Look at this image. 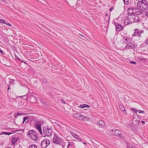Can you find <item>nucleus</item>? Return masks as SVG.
<instances>
[{
	"label": "nucleus",
	"instance_id": "1",
	"mask_svg": "<svg viewBox=\"0 0 148 148\" xmlns=\"http://www.w3.org/2000/svg\"><path fill=\"white\" fill-rule=\"evenodd\" d=\"M123 43L126 44L125 48L126 49H132L135 48L134 43L132 42L129 37H125L123 38Z\"/></svg>",
	"mask_w": 148,
	"mask_h": 148
},
{
	"label": "nucleus",
	"instance_id": "2",
	"mask_svg": "<svg viewBox=\"0 0 148 148\" xmlns=\"http://www.w3.org/2000/svg\"><path fill=\"white\" fill-rule=\"evenodd\" d=\"M137 4V8L142 9V10L146 11L148 10V2L146 0H142Z\"/></svg>",
	"mask_w": 148,
	"mask_h": 148
},
{
	"label": "nucleus",
	"instance_id": "3",
	"mask_svg": "<svg viewBox=\"0 0 148 148\" xmlns=\"http://www.w3.org/2000/svg\"><path fill=\"white\" fill-rule=\"evenodd\" d=\"M43 134L45 135V137L47 136L50 137L52 136L53 131V129L48 126L43 128Z\"/></svg>",
	"mask_w": 148,
	"mask_h": 148
},
{
	"label": "nucleus",
	"instance_id": "4",
	"mask_svg": "<svg viewBox=\"0 0 148 148\" xmlns=\"http://www.w3.org/2000/svg\"><path fill=\"white\" fill-rule=\"evenodd\" d=\"M53 142L55 144L61 145L63 148L65 147V142L62 140L61 139L59 138L56 134H55L54 135V137L53 139Z\"/></svg>",
	"mask_w": 148,
	"mask_h": 148
},
{
	"label": "nucleus",
	"instance_id": "5",
	"mask_svg": "<svg viewBox=\"0 0 148 148\" xmlns=\"http://www.w3.org/2000/svg\"><path fill=\"white\" fill-rule=\"evenodd\" d=\"M44 123V122L43 120L40 119L38 120L35 123V128L38 131L41 135L42 134L41 130V125H43Z\"/></svg>",
	"mask_w": 148,
	"mask_h": 148
},
{
	"label": "nucleus",
	"instance_id": "6",
	"mask_svg": "<svg viewBox=\"0 0 148 148\" xmlns=\"http://www.w3.org/2000/svg\"><path fill=\"white\" fill-rule=\"evenodd\" d=\"M27 135L32 139L35 141L38 139V133L34 130H30L27 133Z\"/></svg>",
	"mask_w": 148,
	"mask_h": 148
},
{
	"label": "nucleus",
	"instance_id": "7",
	"mask_svg": "<svg viewBox=\"0 0 148 148\" xmlns=\"http://www.w3.org/2000/svg\"><path fill=\"white\" fill-rule=\"evenodd\" d=\"M110 133L112 134L114 136H118L119 137L122 138H124V136H122L121 135L122 132L121 131L117 130H112L110 131Z\"/></svg>",
	"mask_w": 148,
	"mask_h": 148
},
{
	"label": "nucleus",
	"instance_id": "8",
	"mask_svg": "<svg viewBox=\"0 0 148 148\" xmlns=\"http://www.w3.org/2000/svg\"><path fill=\"white\" fill-rule=\"evenodd\" d=\"M144 31L138 28L134 29V34L132 35L133 36H138L139 38L141 37V34L143 33Z\"/></svg>",
	"mask_w": 148,
	"mask_h": 148
},
{
	"label": "nucleus",
	"instance_id": "9",
	"mask_svg": "<svg viewBox=\"0 0 148 148\" xmlns=\"http://www.w3.org/2000/svg\"><path fill=\"white\" fill-rule=\"evenodd\" d=\"M50 142L47 138L45 139L41 142V146L42 148H46L49 144Z\"/></svg>",
	"mask_w": 148,
	"mask_h": 148
},
{
	"label": "nucleus",
	"instance_id": "10",
	"mask_svg": "<svg viewBox=\"0 0 148 148\" xmlns=\"http://www.w3.org/2000/svg\"><path fill=\"white\" fill-rule=\"evenodd\" d=\"M136 9V7H134L133 6H132L131 7L128 8L127 11L128 13L127 14L131 16L132 15L134 14L133 11L135 10Z\"/></svg>",
	"mask_w": 148,
	"mask_h": 148
},
{
	"label": "nucleus",
	"instance_id": "11",
	"mask_svg": "<svg viewBox=\"0 0 148 148\" xmlns=\"http://www.w3.org/2000/svg\"><path fill=\"white\" fill-rule=\"evenodd\" d=\"M131 19L133 23H140L142 21L141 19L137 15H133L131 16Z\"/></svg>",
	"mask_w": 148,
	"mask_h": 148
},
{
	"label": "nucleus",
	"instance_id": "12",
	"mask_svg": "<svg viewBox=\"0 0 148 148\" xmlns=\"http://www.w3.org/2000/svg\"><path fill=\"white\" fill-rule=\"evenodd\" d=\"M19 138L18 136L15 137L14 135L13 136L11 139V142L13 146H15L17 144V142L19 139Z\"/></svg>",
	"mask_w": 148,
	"mask_h": 148
},
{
	"label": "nucleus",
	"instance_id": "13",
	"mask_svg": "<svg viewBox=\"0 0 148 148\" xmlns=\"http://www.w3.org/2000/svg\"><path fill=\"white\" fill-rule=\"evenodd\" d=\"M114 24L115 26L116 31L119 32L122 30L123 29V27L121 25L114 22Z\"/></svg>",
	"mask_w": 148,
	"mask_h": 148
},
{
	"label": "nucleus",
	"instance_id": "14",
	"mask_svg": "<svg viewBox=\"0 0 148 148\" xmlns=\"http://www.w3.org/2000/svg\"><path fill=\"white\" fill-rule=\"evenodd\" d=\"M129 16L125 20L124 22V25H127L130 23H133L132 20L131 19V16Z\"/></svg>",
	"mask_w": 148,
	"mask_h": 148
},
{
	"label": "nucleus",
	"instance_id": "15",
	"mask_svg": "<svg viewBox=\"0 0 148 148\" xmlns=\"http://www.w3.org/2000/svg\"><path fill=\"white\" fill-rule=\"evenodd\" d=\"M79 120L85 121H90V119L88 117L84 116L82 114L81 115L80 118L79 119Z\"/></svg>",
	"mask_w": 148,
	"mask_h": 148
},
{
	"label": "nucleus",
	"instance_id": "16",
	"mask_svg": "<svg viewBox=\"0 0 148 148\" xmlns=\"http://www.w3.org/2000/svg\"><path fill=\"white\" fill-rule=\"evenodd\" d=\"M97 125L100 127H102L105 125V123L103 120H100L97 123Z\"/></svg>",
	"mask_w": 148,
	"mask_h": 148
},
{
	"label": "nucleus",
	"instance_id": "17",
	"mask_svg": "<svg viewBox=\"0 0 148 148\" xmlns=\"http://www.w3.org/2000/svg\"><path fill=\"white\" fill-rule=\"evenodd\" d=\"M139 8L136 7V9L135 10V12L137 15H140L143 13V10H142V9H139Z\"/></svg>",
	"mask_w": 148,
	"mask_h": 148
},
{
	"label": "nucleus",
	"instance_id": "18",
	"mask_svg": "<svg viewBox=\"0 0 148 148\" xmlns=\"http://www.w3.org/2000/svg\"><path fill=\"white\" fill-rule=\"evenodd\" d=\"M138 0H132L131 2V3L132 4V6H134V7H137V4L139 2L138 1H140Z\"/></svg>",
	"mask_w": 148,
	"mask_h": 148
},
{
	"label": "nucleus",
	"instance_id": "19",
	"mask_svg": "<svg viewBox=\"0 0 148 148\" xmlns=\"http://www.w3.org/2000/svg\"><path fill=\"white\" fill-rule=\"evenodd\" d=\"M119 107L120 109L122 111L124 114H126V112L125 110V108L123 105L122 104L120 105L119 106Z\"/></svg>",
	"mask_w": 148,
	"mask_h": 148
},
{
	"label": "nucleus",
	"instance_id": "20",
	"mask_svg": "<svg viewBox=\"0 0 148 148\" xmlns=\"http://www.w3.org/2000/svg\"><path fill=\"white\" fill-rule=\"evenodd\" d=\"M16 98H13L11 97H9L8 98L9 101L13 103V104H15L16 103L17 101L16 100Z\"/></svg>",
	"mask_w": 148,
	"mask_h": 148
},
{
	"label": "nucleus",
	"instance_id": "21",
	"mask_svg": "<svg viewBox=\"0 0 148 148\" xmlns=\"http://www.w3.org/2000/svg\"><path fill=\"white\" fill-rule=\"evenodd\" d=\"M81 115L82 114H80L79 113H76L74 114L73 115V117L79 120V119L80 118Z\"/></svg>",
	"mask_w": 148,
	"mask_h": 148
},
{
	"label": "nucleus",
	"instance_id": "22",
	"mask_svg": "<svg viewBox=\"0 0 148 148\" xmlns=\"http://www.w3.org/2000/svg\"><path fill=\"white\" fill-rule=\"evenodd\" d=\"M69 146L74 148L75 147L74 143L73 142H68V145L67 147V148H69Z\"/></svg>",
	"mask_w": 148,
	"mask_h": 148
},
{
	"label": "nucleus",
	"instance_id": "23",
	"mask_svg": "<svg viewBox=\"0 0 148 148\" xmlns=\"http://www.w3.org/2000/svg\"><path fill=\"white\" fill-rule=\"evenodd\" d=\"M12 134V133L8 132H3L2 133L0 134V137H2L3 136V135L4 134H6L9 135Z\"/></svg>",
	"mask_w": 148,
	"mask_h": 148
},
{
	"label": "nucleus",
	"instance_id": "24",
	"mask_svg": "<svg viewBox=\"0 0 148 148\" xmlns=\"http://www.w3.org/2000/svg\"><path fill=\"white\" fill-rule=\"evenodd\" d=\"M75 136L74 137L78 140H79V141L81 142H82V140L81 139V138L79 137V136H78L76 134L75 135H74Z\"/></svg>",
	"mask_w": 148,
	"mask_h": 148
},
{
	"label": "nucleus",
	"instance_id": "25",
	"mask_svg": "<svg viewBox=\"0 0 148 148\" xmlns=\"http://www.w3.org/2000/svg\"><path fill=\"white\" fill-rule=\"evenodd\" d=\"M22 115H24V114L23 113H20L18 112L15 114L14 115V116L15 119H16L18 116H21Z\"/></svg>",
	"mask_w": 148,
	"mask_h": 148
},
{
	"label": "nucleus",
	"instance_id": "26",
	"mask_svg": "<svg viewBox=\"0 0 148 148\" xmlns=\"http://www.w3.org/2000/svg\"><path fill=\"white\" fill-rule=\"evenodd\" d=\"M29 118L28 116H24L23 118V121L22 122L23 124H24L25 122L27 119H29Z\"/></svg>",
	"mask_w": 148,
	"mask_h": 148
},
{
	"label": "nucleus",
	"instance_id": "27",
	"mask_svg": "<svg viewBox=\"0 0 148 148\" xmlns=\"http://www.w3.org/2000/svg\"><path fill=\"white\" fill-rule=\"evenodd\" d=\"M11 84H9L8 88V92H11Z\"/></svg>",
	"mask_w": 148,
	"mask_h": 148
},
{
	"label": "nucleus",
	"instance_id": "28",
	"mask_svg": "<svg viewBox=\"0 0 148 148\" xmlns=\"http://www.w3.org/2000/svg\"><path fill=\"white\" fill-rule=\"evenodd\" d=\"M28 148H37V147L35 145H31L29 146Z\"/></svg>",
	"mask_w": 148,
	"mask_h": 148
},
{
	"label": "nucleus",
	"instance_id": "29",
	"mask_svg": "<svg viewBox=\"0 0 148 148\" xmlns=\"http://www.w3.org/2000/svg\"><path fill=\"white\" fill-rule=\"evenodd\" d=\"M6 21L5 20H3L2 19H0V23L5 24L6 23Z\"/></svg>",
	"mask_w": 148,
	"mask_h": 148
},
{
	"label": "nucleus",
	"instance_id": "30",
	"mask_svg": "<svg viewBox=\"0 0 148 148\" xmlns=\"http://www.w3.org/2000/svg\"><path fill=\"white\" fill-rule=\"evenodd\" d=\"M130 110L132 111H134L135 112V113L136 114L138 111L137 110L135 109L134 108H131L130 109Z\"/></svg>",
	"mask_w": 148,
	"mask_h": 148
},
{
	"label": "nucleus",
	"instance_id": "31",
	"mask_svg": "<svg viewBox=\"0 0 148 148\" xmlns=\"http://www.w3.org/2000/svg\"><path fill=\"white\" fill-rule=\"evenodd\" d=\"M10 81H9V82L11 84V85L12 84L15 80L13 79H10Z\"/></svg>",
	"mask_w": 148,
	"mask_h": 148
},
{
	"label": "nucleus",
	"instance_id": "32",
	"mask_svg": "<svg viewBox=\"0 0 148 148\" xmlns=\"http://www.w3.org/2000/svg\"><path fill=\"white\" fill-rule=\"evenodd\" d=\"M129 0H123L125 4H128Z\"/></svg>",
	"mask_w": 148,
	"mask_h": 148
},
{
	"label": "nucleus",
	"instance_id": "33",
	"mask_svg": "<svg viewBox=\"0 0 148 148\" xmlns=\"http://www.w3.org/2000/svg\"><path fill=\"white\" fill-rule=\"evenodd\" d=\"M1 138L3 139L2 140H6L7 139V137L5 135H3V137Z\"/></svg>",
	"mask_w": 148,
	"mask_h": 148
},
{
	"label": "nucleus",
	"instance_id": "34",
	"mask_svg": "<svg viewBox=\"0 0 148 148\" xmlns=\"http://www.w3.org/2000/svg\"><path fill=\"white\" fill-rule=\"evenodd\" d=\"M84 105H85V104H84L82 105L81 104L79 106V108H85Z\"/></svg>",
	"mask_w": 148,
	"mask_h": 148
},
{
	"label": "nucleus",
	"instance_id": "35",
	"mask_svg": "<svg viewBox=\"0 0 148 148\" xmlns=\"http://www.w3.org/2000/svg\"><path fill=\"white\" fill-rule=\"evenodd\" d=\"M145 44L144 43H142L140 46H139V48H142L143 47H145Z\"/></svg>",
	"mask_w": 148,
	"mask_h": 148
},
{
	"label": "nucleus",
	"instance_id": "36",
	"mask_svg": "<svg viewBox=\"0 0 148 148\" xmlns=\"http://www.w3.org/2000/svg\"><path fill=\"white\" fill-rule=\"evenodd\" d=\"M130 63L133 64H136V62L132 60L130 61Z\"/></svg>",
	"mask_w": 148,
	"mask_h": 148
},
{
	"label": "nucleus",
	"instance_id": "37",
	"mask_svg": "<svg viewBox=\"0 0 148 148\" xmlns=\"http://www.w3.org/2000/svg\"><path fill=\"white\" fill-rule=\"evenodd\" d=\"M138 111V112L139 113L145 114V111H142L140 110H139Z\"/></svg>",
	"mask_w": 148,
	"mask_h": 148
},
{
	"label": "nucleus",
	"instance_id": "38",
	"mask_svg": "<svg viewBox=\"0 0 148 148\" xmlns=\"http://www.w3.org/2000/svg\"><path fill=\"white\" fill-rule=\"evenodd\" d=\"M42 81L45 83H47V80L45 78L43 79Z\"/></svg>",
	"mask_w": 148,
	"mask_h": 148
},
{
	"label": "nucleus",
	"instance_id": "39",
	"mask_svg": "<svg viewBox=\"0 0 148 148\" xmlns=\"http://www.w3.org/2000/svg\"><path fill=\"white\" fill-rule=\"evenodd\" d=\"M130 148H137V147L135 145H132L130 146Z\"/></svg>",
	"mask_w": 148,
	"mask_h": 148
},
{
	"label": "nucleus",
	"instance_id": "40",
	"mask_svg": "<svg viewBox=\"0 0 148 148\" xmlns=\"http://www.w3.org/2000/svg\"><path fill=\"white\" fill-rule=\"evenodd\" d=\"M61 102H62V103H63V104H65L66 103V102H65V101L63 99H61Z\"/></svg>",
	"mask_w": 148,
	"mask_h": 148
},
{
	"label": "nucleus",
	"instance_id": "41",
	"mask_svg": "<svg viewBox=\"0 0 148 148\" xmlns=\"http://www.w3.org/2000/svg\"><path fill=\"white\" fill-rule=\"evenodd\" d=\"M145 15L148 17V11H145Z\"/></svg>",
	"mask_w": 148,
	"mask_h": 148
},
{
	"label": "nucleus",
	"instance_id": "42",
	"mask_svg": "<svg viewBox=\"0 0 148 148\" xmlns=\"http://www.w3.org/2000/svg\"><path fill=\"white\" fill-rule=\"evenodd\" d=\"M71 134L72 135V136L74 137L75 136V135L76 134L74 133L73 132H70Z\"/></svg>",
	"mask_w": 148,
	"mask_h": 148
},
{
	"label": "nucleus",
	"instance_id": "43",
	"mask_svg": "<svg viewBox=\"0 0 148 148\" xmlns=\"http://www.w3.org/2000/svg\"><path fill=\"white\" fill-rule=\"evenodd\" d=\"M145 42L146 44L148 45V36L147 38L145 40Z\"/></svg>",
	"mask_w": 148,
	"mask_h": 148
},
{
	"label": "nucleus",
	"instance_id": "44",
	"mask_svg": "<svg viewBox=\"0 0 148 148\" xmlns=\"http://www.w3.org/2000/svg\"><path fill=\"white\" fill-rule=\"evenodd\" d=\"M6 23L5 24H6V25H9L10 26H12V25L10 24L9 23H7L6 22V23Z\"/></svg>",
	"mask_w": 148,
	"mask_h": 148
},
{
	"label": "nucleus",
	"instance_id": "45",
	"mask_svg": "<svg viewBox=\"0 0 148 148\" xmlns=\"http://www.w3.org/2000/svg\"><path fill=\"white\" fill-rule=\"evenodd\" d=\"M84 106H85V107H87V108H90V106L89 105L86 104H85Z\"/></svg>",
	"mask_w": 148,
	"mask_h": 148
},
{
	"label": "nucleus",
	"instance_id": "46",
	"mask_svg": "<svg viewBox=\"0 0 148 148\" xmlns=\"http://www.w3.org/2000/svg\"><path fill=\"white\" fill-rule=\"evenodd\" d=\"M0 52L2 54H4V52H3L0 49Z\"/></svg>",
	"mask_w": 148,
	"mask_h": 148
},
{
	"label": "nucleus",
	"instance_id": "47",
	"mask_svg": "<svg viewBox=\"0 0 148 148\" xmlns=\"http://www.w3.org/2000/svg\"><path fill=\"white\" fill-rule=\"evenodd\" d=\"M113 9V8L112 7L109 10V11H111Z\"/></svg>",
	"mask_w": 148,
	"mask_h": 148
},
{
	"label": "nucleus",
	"instance_id": "48",
	"mask_svg": "<svg viewBox=\"0 0 148 148\" xmlns=\"http://www.w3.org/2000/svg\"><path fill=\"white\" fill-rule=\"evenodd\" d=\"M32 99H34L36 100V98L34 96H32Z\"/></svg>",
	"mask_w": 148,
	"mask_h": 148
},
{
	"label": "nucleus",
	"instance_id": "49",
	"mask_svg": "<svg viewBox=\"0 0 148 148\" xmlns=\"http://www.w3.org/2000/svg\"><path fill=\"white\" fill-rule=\"evenodd\" d=\"M16 132H17V131H16V130H13V131H12V133H15Z\"/></svg>",
	"mask_w": 148,
	"mask_h": 148
},
{
	"label": "nucleus",
	"instance_id": "50",
	"mask_svg": "<svg viewBox=\"0 0 148 148\" xmlns=\"http://www.w3.org/2000/svg\"><path fill=\"white\" fill-rule=\"evenodd\" d=\"M141 122L143 124H144L145 123V121H142Z\"/></svg>",
	"mask_w": 148,
	"mask_h": 148
},
{
	"label": "nucleus",
	"instance_id": "51",
	"mask_svg": "<svg viewBox=\"0 0 148 148\" xmlns=\"http://www.w3.org/2000/svg\"><path fill=\"white\" fill-rule=\"evenodd\" d=\"M5 148H12V147L10 146H8L6 147Z\"/></svg>",
	"mask_w": 148,
	"mask_h": 148
},
{
	"label": "nucleus",
	"instance_id": "52",
	"mask_svg": "<svg viewBox=\"0 0 148 148\" xmlns=\"http://www.w3.org/2000/svg\"><path fill=\"white\" fill-rule=\"evenodd\" d=\"M16 56L17 57V59H18V60H20V59L18 58V57H17V56Z\"/></svg>",
	"mask_w": 148,
	"mask_h": 148
},
{
	"label": "nucleus",
	"instance_id": "53",
	"mask_svg": "<svg viewBox=\"0 0 148 148\" xmlns=\"http://www.w3.org/2000/svg\"><path fill=\"white\" fill-rule=\"evenodd\" d=\"M80 35V36H82V37H84V36H83V35Z\"/></svg>",
	"mask_w": 148,
	"mask_h": 148
},
{
	"label": "nucleus",
	"instance_id": "54",
	"mask_svg": "<svg viewBox=\"0 0 148 148\" xmlns=\"http://www.w3.org/2000/svg\"><path fill=\"white\" fill-rule=\"evenodd\" d=\"M83 143L84 144H85V145H86V143H85V142H83Z\"/></svg>",
	"mask_w": 148,
	"mask_h": 148
},
{
	"label": "nucleus",
	"instance_id": "55",
	"mask_svg": "<svg viewBox=\"0 0 148 148\" xmlns=\"http://www.w3.org/2000/svg\"><path fill=\"white\" fill-rule=\"evenodd\" d=\"M106 14V16H107V15H108V14Z\"/></svg>",
	"mask_w": 148,
	"mask_h": 148
},
{
	"label": "nucleus",
	"instance_id": "56",
	"mask_svg": "<svg viewBox=\"0 0 148 148\" xmlns=\"http://www.w3.org/2000/svg\"><path fill=\"white\" fill-rule=\"evenodd\" d=\"M20 146H20V147H19V148H20ZM22 148V147H21V148Z\"/></svg>",
	"mask_w": 148,
	"mask_h": 148
},
{
	"label": "nucleus",
	"instance_id": "57",
	"mask_svg": "<svg viewBox=\"0 0 148 148\" xmlns=\"http://www.w3.org/2000/svg\"><path fill=\"white\" fill-rule=\"evenodd\" d=\"M148 49V50H147V53H148V49Z\"/></svg>",
	"mask_w": 148,
	"mask_h": 148
},
{
	"label": "nucleus",
	"instance_id": "58",
	"mask_svg": "<svg viewBox=\"0 0 148 148\" xmlns=\"http://www.w3.org/2000/svg\"><path fill=\"white\" fill-rule=\"evenodd\" d=\"M137 148H138V147H137Z\"/></svg>",
	"mask_w": 148,
	"mask_h": 148
}]
</instances>
